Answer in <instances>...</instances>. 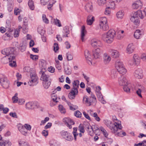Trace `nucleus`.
Returning <instances> with one entry per match:
<instances>
[{
    "label": "nucleus",
    "mask_w": 146,
    "mask_h": 146,
    "mask_svg": "<svg viewBox=\"0 0 146 146\" xmlns=\"http://www.w3.org/2000/svg\"><path fill=\"white\" fill-rule=\"evenodd\" d=\"M142 73V71L141 69H137L134 72V76L137 78H141L143 77Z\"/></svg>",
    "instance_id": "14"
},
{
    "label": "nucleus",
    "mask_w": 146,
    "mask_h": 146,
    "mask_svg": "<svg viewBox=\"0 0 146 146\" xmlns=\"http://www.w3.org/2000/svg\"><path fill=\"white\" fill-rule=\"evenodd\" d=\"M90 97L91 99H92V101L94 102V103H96V98L93 94L92 93L91 94V96Z\"/></svg>",
    "instance_id": "56"
},
{
    "label": "nucleus",
    "mask_w": 146,
    "mask_h": 146,
    "mask_svg": "<svg viewBox=\"0 0 146 146\" xmlns=\"http://www.w3.org/2000/svg\"><path fill=\"white\" fill-rule=\"evenodd\" d=\"M0 83L4 88L7 89L9 86V80L2 75H0Z\"/></svg>",
    "instance_id": "5"
},
{
    "label": "nucleus",
    "mask_w": 146,
    "mask_h": 146,
    "mask_svg": "<svg viewBox=\"0 0 146 146\" xmlns=\"http://www.w3.org/2000/svg\"><path fill=\"white\" fill-rule=\"evenodd\" d=\"M83 100L85 101L86 103V106H91L94 103V102L92 101V99H91L90 97L88 98L87 96H85L84 97Z\"/></svg>",
    "instance_id": "21"
},
{
    "label": "nucleus",
    "mask_w": 146,
    "mask_h": 146,
    "mask_svg": "<svg viewBox=\"0 0 146 146\" xmlns=\"http://www.w3.org/2000/svg\"><path fill=\"white\" fill-rule=\"evenodd\" d=\"M63 35L62 37H65L66 33L69 34L70 33V31L69 30L68 28L66 27H64L63 29Z\"/></svg>",
    "instance_id": "39"
},
{
    "label": "nucleus",
    "mask_w": 146,
    "mask_h": 146,
    "mask_svg": "<svg viewBox=\"0 0 146 146\" xmlns=\"http://www.w3.org/2000/svg\"><path fill=\"white\" fill-rule=\"evenodd\" d=\"M54 50L55 52H56V51L58 50L59 49V47L58 44L56 43H55L54 44Z\"/></svg>",
    "instance_id": "58"
},
{
    "label": "nucleus",
    "mask_w": 146,
    "mask_h": 146,
    "mask_svg": "<svg viewBox=\"0 0 146 146\" xmlns=\"http://www.w3.org/2000/svg\"><path fill=\"white\" fill-rule=\"evenodd\" d=\"M19 130L22 134L25 136L26 135L27 132V130L23 127V126H22L21 129H19Z\"/></svg>",
    "instance_id": "36"
},
{
    "label": "nucleus",
    "mask_w": 146,
    "mask_h": 146,
    "mask_svg": "<svg viewBox=\"0 0 146 146\" xmlns=\"http://www.w3.org/2000/svg\"><path fill=\"white\" fill-rule=\"evenodd\" d=\"M61 134L63 137L67 140L70 141L73 139V137L70 133L67 131H63L61 132Z\"/></svg>",
    "instance_id": "8"
},
{
    "label": "nucleus",
    "mask_w": 146,
    "mask_h": 146,
    "mask_svg": "<svg viewBox=\"0 0 146 146\" xmlns=\"http://www.w3.org/2000/svg\"><path fill=\"white\" fill-rule=\"evenodd\" d=\"M18 94L16 93L15 96L12 97V100L13 101V103H16L18 102L19 99L17 97Z\"/></svg>",
    "instance_id": "43"
},
{
    "label": "nucleus",
    "mask_w": 146,
    "mask_h": 146,
    "mask_svg": "<svg viewBox=\"0 0 146 146\" xmlns=\"http://www.w3.org/2000/svg\"><path fill=\"white\" fill-rule=\"evenodd\" d=\"M109 7H108L110 9H114L115 8V4L114 1H110L109 4Z\"/></svg>",
    "instance_id": "38"
},
{
    "label": "nucleus",
    "mask_w": 146,
    "mask_h": 146,
    "mask_svg": "<svg viewBox=\"0 0 146 146\" xmlns=\"http://www.w3.org/2000/svg\"><path fill=\"white\" fill-rule=\"evenodd\" d=\"M116 69L118 72V73L120 74H123L127 72L126 69L124 68L123 66Z\"/></svg>",
    "instance_id": "31"
},
{
    "label": "nucleus",
    "mask_w": 146,
    "mask_h": 146,
    "mask_svg": "<svg viewBox=\"0 0 146 146\" xmlns=\"http://www.w3.org/2000/svg\"><path fill=\"white\" fill-rule=\"evenodd\" d=\"M85 8L88 12H90L92 10V5L91 3H87L86 5Z\"/></svg>",
    "instance_id": "34"
},
{
    "label": "nucleus",
    "mask_w": 146,
    "mask_h": 146,
    "mask_svg": "<svg viewBox=\"0 0 146 146\" xmlns=\"http://www.w3.org/2000/svg\"><path fill=\"white\" fill-rule=\"evenodd\" d=\"M115 32L113 29L110 30L106 34L102 36V39L105 42L108 43H111L113 40Z\"/></svg>",
    "instance_id": "3"
},
{
    "label": "nucleus",
    "mask_w": 146,
    "mask_h": 146,
    "mask_svg": "<svg viewBox=\"0 0 146 146\" xmlns=\"http://www.w3.org/2000/svg\"><path fill=\"white\" fill-rule=\"evenodd\" d=\"M141 59L144 61L146 62V54H143L141 56Z\"/></svg>",
    "instance_id": "61"
},
{
    "label": "nucleus",
    "mask_w": 146,
    "mask_h": 146,
    "mask_svg": "<svg viewBox=\"0 0 146 146\" xmlns=\"http://www.w3.org/2000/svg\"><path fill=\"white\" fill-rule=\"evenodd\" d=\"M63 122L69 129L72 128V125L74 124V122L71 119L68 117H66L63 119Z\"/></svg>",
    "instance_id": "9"
},
{
    "label": "nucleus",
    "mask_w": 146,
    "mask_h": 146,
    "mask_svg": "<svg viewBox=\"0 0 146 146\" xmlns=\"http://www.w3.org/2000/svg\"><path fill=\"white\" fill-rule=\"evenodd\" d=\"M144 16L141 11L140 10H138L134 13L131 18L130 20L134 24L137 25L139 23V17L142 19L144 18Z\"/></svg>",
    "instance_id": "4"
},
{
    "label": "nucleus",
    "mask_w": 146,
    "mask_h": 146,
    "mask_svg": "<svg viewBox=\"0 0 146 146\" xmlns=\"http://www.w3.org/2000/svg\"><path fill=\"white\" fill-rule=\"evenodd\" d=\"M20 28L18 29H16L14 31V37H18L19 36V32L20 31L19 29Z\"/></svg>",
    "instance_id": "55"
},
{
    "label": "nucleus",
    "mask_w": 146,
    "mask_h": 146,
    "mask_svg": "<svg viewBox=\"0 0 146 146\" xmlns=\"http://www.w3.org/2000/svg\"><path fill=\"white\" fill-rule=\"evenodd\" d=\"M78 129L80 132L84 133L85 132V130L84 126L82 124H80L78 127Z\"/></svg>",
    "instance_id": "45"
},
{
    "label": "nucleus",
    "mask_w": 146,
    "mask_h": 146,
    "mask_svg": "<svg viewBox=\"0 0 146 146\" xmlns=\"http://www.w3.org/2000/svg\"><path fill=\"white\" fill-rule=\"evenodd\" d=\"M25 100L24 99H19L18 101V103L19 105L23 104L25 102Z\"/></svg>",
    "instance_id": "62"
},
{
    "label": "nucleus",
    "mask_w": 146,
    "mask_h": 146,
    "mask_svg": "<svg viewBox=\"0 0 146 146\" xmlns=\"http://www.w3.org/2000/svg\"><path fill=\"white\" fill-rule=\"evenodd\" d=\"M94 17L91 15H89L87 17V23L88 25H91L94 21Z\"/></svg>",
    "instance_id": "27"
},
{
    "label": "nucleus",
    "mask_w": 146,
    "mask_h": 146,
    "mask_svg": "<svg viewBox=\"0 0 146 146\" xmlns=\"http://www.w3.org/2000/svg\"><path fill=\"white\" fill-rule=\"evenodd\" d=\"M102 52V50L100 48H98L93 50V58L97 59L99 58L100 55Z\"/></svg>",
    "instance_id": "13"
},
{
    "label": "nucleus",
    "mask_w": 146,
    "mask_h": 146,
    "mask_svg": "<svg viewBox=\"0 0 146 146\" xmlns=\"http://www.w3.org/2000/svg\"><path fill=\"white\" fill-rule=\"evenodd\" d=\"M73 88L68 95V98L70 99H74L78 93V89L79 86V81L78 80H75L72 83Z\"/></svg>",
    "instance_id": "1"
},
{
    "label": "nucleus",
    "mask_w": 146,
    "mask_h": 146,
    "mask_svg": "<svg viewBox=\"0 0 146 146\" xmlns=\"http://www.w3.org/2000/svg\"><path fill=\"white\" fill-rule=\"evenodd\" d=\"M123 89L124 91L127 92H130V88L127 86V84L123 86Z\"/></svg>",
    "instance_id": "50"
},
{
    "label": "nucleus",
    "mask_w": 146,
    "mask_h": 146,
    "mask_svg": "<svg viewBox=\"0 0 146 146\" xmlns=\"http://www.w3.org/2000/svg\"><path fill=\"white\" fill-rule=\"evenodd\" d=\"M137 90L136 92L138 95L141 98H142V95L141 94V91L144 90V87L141 85H139L137 88Z\"/></svg>",
    "instance_id": "25"
},
{
    "label": "nucleus",
    "mask_w": 146,
    "mask_h": 146,
    "mask_svg": "<svg viewBox=\"0 0 146 146\" xmlns=\"http://www.w3.org/2000/svg\"><path fill=\"white\" fill-rule=\"evenodd\" d=\"M54 24L58 26V27H60L61 26V24L59 20L56 19H54Z\"/></svg>",
    "instance_id": "46"
},
{
    "label": "nucleus",
    "mask_w": 146,
    "mask_h": 146,
    "mask_svg": "<svg viewBox=\"0 0 146 146\" xmlns=\"http://www.w3.org/2000/svg\"><path fill=\"white\" fill-rule=\"evenodd\" d=\"M9 115L14 118H17L18 117L16 113L15 112H11L9 113Z\"/></svg>",
    "instance_id": "64"
},
{
    "label": "nucleus",
    "mask_w": 146,
    "mask_h": 146,
    "mask_svg": "<svg viewBox=\"0 0 146 146\" xmlns=\"http://www.w3.org/2000/svg\"><path fill=\"white\" fill-rule=\"evenodd\" d=\"M28 4L30 9L32 10L34 9L35 6L33 1L32 0H29Z\"/></svg>",
    "instance_id": "37"
},
{
    "label": "nucleus",
    "mask_w": 146,
    "mask_h": 146,
    "mask_svg": "<svg viewBox=\"0 0 146 146\" xmlns=\"http://www.w3.org/2000/svg\"><path fill=\"white\" fill-rule=\"evenodd\" d=\"M123 64L120 60H117L115 63V67L116 69L119 68L123 66Z\"/></svg>",
    "instance_id": "30"
},
{
    "label": "nucleus",
    "mask_w": 146,
    "mask_h": 146,
    "mask_svg": "<svg viewBox=\"0 0 146 146\" xmlns=\"http://www.w3.org/2000/svg\"><path fill=\"white\" fill-rule=\"evenodd\" d=\"M85 57L88 63L89 64H92V58L89 51L86 50L84 52Z\"/></svg>",
    "instance_id": "17"
},
{
    "label": "nucleus",
    "mask_w": 146,
    "mask_h": 146,
    "mask_svg": "<svg viewBox=\"0 0 146 146\" xmlns=\"http://www.w3.org/2000/svg\"><path fill=\"white\" fill-rule=\"evenodd\" d=\"M18 142L20 146H29L28 143L25 141L19 140Z\"/></svg>",
    "instance_id": "33"
},
{
    "label": "nucleus",
    "mask_w": 146,
    "mask_h": 146,
    "mask_svg": "<svg viewBox=\"0 0 146 146\" xmlns=\"http://www.w3.org/2000/svg\"><path fill=\"white\" fill-rule=\"evenodd\" d=\"M100 28L104 31L107 30L109 29V27L107 23L104 24L100 23Z\"/></svg>",
    "instance_id": "28"
},
{
    "label": "nucleus",
    "mask_w": 146,
    "mask_h": 146,
    "mask_svg": "<svg viewBox=\"0 0 146 146\" xmlns=\"http://www.w3.org/2000/svg\"><path fill=\"white\" fill-rule=\"evenodd\" d=\"M54 94L52 95L51 98L52 99V101H53L55 103H57L58 102V101L57 100V98L55 96Z\"/></svg>",
    "instance_id": "59"
},
{
    "label": "nucleus",
    "mask_w": 146,
    "mask_h": 146,
    "mask_svg": "<svg viewBox=\"0 0 146 146\" xmlns=\"http://www.w3.org/2000/svg\"><path fill=\"white\" fill-rule=\"evenodd\" d=\"M77 127H74L73 128V131L72 132V134L73 135L74 140H76V136L78 135V133L77 132Z\"/></svg>",
    "instance_id": "40"
},
{
    "label": "nucleus",
    "mask_w": 146,
    "mask_h": 146,
    "mask_svg": "<svg viewBox=\"0 0 146 146\" xmlns=\"http://www.w3.org/2000/svg\"><path fill=\"white\" fill-rule=\"evenodd\" d=\"M109 52L113 58H117L119 56V52L116 50L111 49L110 50Z\"/></svg>",
    "instance_id": "23"
},
{
    "label": "nucleus",
    "mask_w": 146,
    "mask_h": 146,
    "mask_svg": "<svg viewBox=\"0 0 146 146\" xmlns=\"http://www.w3.org/2000/svg\"><path fill=\"white\" fill-rule=\"evenodd\" d=\"M111 60L110 56L108 54L105 53L104 54L103 61L104 64H108Z\"/></svg>",
    "instance_id": "22"
},
{
    "label": "nucleus",
    "mask_w": 146,
    "mask_h": 146,
    "mask_svg": "<svg viewBox=\"0 0 146 146\" xmlns=\"http://www.w3.org/2000/svg\"><path fill=\"white\" fill-rule=\"evenodd\" d=\"M15 58V56L11 55L9 58V65L12 67H16L17 66Z\"/></svg>",
    "instance_id": "15"
},
{
    "label": "nucleus",
    "mask_w": 146,
    "mask_h": 146,
    "mask_svg": "<svg viewBox=\"0 0 146 146\" xmlns=\"http://www.w3.org/2000/svg\"><path fill=\"white\" fill-rule=\"evenodd\" d=\"M134 50V47L132 44H129L127 46V52L130 54L132 53Z\"/></svg>",
    "instance_id": "26"
},
{
    "label": "nucleus",
    "mask_w": 146,
    "mask_h": 146,
    "mask_svg": "<svg viewBox=\"0 0 146 146\" xmlns=\"http://www.w3.org/2000/svg\"><path fill=\"white\" fill-rule=\"evenodd\" d=\"M23 127L24 128L27 129V130H30L31 129V126L29 124H25L23 126Z\"/></svg>",
    "instance_id": "57"
},
{
    "label": "nucleus",
    "mask_w": 146,
    "mask_h": 146,
    "mask_svg": "<svg viewBox=\"0 0 146 146\" xmlns=\"http://www.w3.org/2000/svg\"><path fill=\"white\" fill-rule=\"evenodd\" d=\"M42 19L43 21L46 24L49 23V21L48 19L46 17V16L44 14H43L42 16Z\"/></svg>",
    "instance_id": "49"
},
{
    "label": "nucleus",
    "mask_w": 146,
    "mask_h": 146,
    "mask_svg": "<svg viewBox=\"0 0 146 146\" xmlns=\"http://www.w3.org/2000/svg\"><path fill=\"white\" fill-rule=\"evenodd\" d=\"M37 102H29L26 103V108L28 109H33L36 107Z\"/></svg>",
    "instance_id": "16"
},
{
    "label": "nucleus",
    "mask_w": 146,
    "mask_h": 146,
    "mask_svg": "<svg viewBox=\"0 0 146 146\" xmlns=\"http://www.w3.org/2000/svg\"><path fill=\"white\" fill-rule=\"evenodd\" d=\"M119 84L121 86H123L127 84V80L126 78L125 77H121L118 80Z\"/></svg>",
    "instance_id": "20"
},
{
    "label": "nucleus",
    "mask_w": 146,
    "mask_h": 146,
    "mask_svg": "<svg viewBox=\"0 0 146 146\" xmlns=\"http://www.w3.org/2000/svg\"><path fill=\"white\" fill-rule=\"evenodd\" d=\"M93 116L94 117L95 119L98 121H100V119L98 117L96 113H94L93 114Z\"/></svg>",
    "instance_id": "53"
},
{
    "label": "nucleus",
    "mask_w": 146,
    "mask_h": 146,
    "mask_svg": "<svg viewBox=\"0 0 146 146\" xmlns=\"http://www.w3.org/2000/svg\"><path fill=\"white\" fill-rule=\"evenodd\" d=\"M100 131V129L98 127H96L95 129H94L92 127V131L91 129H90L88 131L89 133V134L91 135L92 136V134H93V132H94L95 133H96V135H97V134L96 133H97V132H99Z\"/></svg>",
    "instance_id": "29"
},
{
    "label": "nucleus",
    "mask_w": 146,
    "mask_h": 146,
    "mask_svg": "<svg viewBox=\"0 0 146 146\" xmlns=\"http://www.w3.org/2000/svg\"><path fill=\"white\" fill-rule=\"evenodd\" d=\"M75 115L77 117H80L81 116V113L78 110L76 111L74 113Z\"/></svg>",
    "instance_id": "54"
},
{
    "label": "nucleus",
    "mask_w": 146,
    "mask_h": 146,
    "mask_svg": "<svg viewBox=\"0 0 146 146\" xmlns=\"http://www.w3.org/2000/svg\"><path fill=\"white\" fill-rule=\"evenodd\" d=\"M141 31L140 30H137L134 33V37L137 39H139L141 35Z\"/></svg>",
    "instance_id": "32"
},
{
    "label": "nucleus",
    "mask_w": 146,
    "mask_h": 146,
    "mask_svg": "<svg viewBox=\"0 0 146 146\" xmlns=\"http://www.w3.org/2000/svg\"><path fill=\"white\" fill-rule=\"evenodd\" d=\"M90 43L92 46L95 48L98 47H102L103 46L101 41L96 38L92 39Z\"/></svg>",
    "instance_id": "7"
},
{
    "label": "nucleus",
    "mask_w": 146,
    "mask_h": 146,
    "mask_svg": "<svg viewBox=\"0 0 146 146\" xmlns=\"http://www.w3.org/2000/svg\"><path fill=\"white\" fill-rule=\"evenodd\" d=\"M96 93L98 98H101L102 99H103V97L100 90H96Z\"/></svg>",
    "instance_id": "51"
},
{
    "label": "nucleus",
    "mask_w": 146,
    "mask_h": 146,
    "mask_svg": "<svg viewBox=\"0 0 146 146\" xmlns=\"http://www.w3.org/2000/svg\"><path fill=\"white\" fill-rule=\"evenodd\" d=\"M11 142L9 141H2L0 142V146H11Z\"/></svg>",
    "instance_id": "35"
},
{
    "label": "nucleus",
    "mask_w": 146,
    "mask_h": 146,
    "mask_svg": "<svg viewBox=\"0 0 146 146\" xmlns=\"http://www.w3.org/2000/svg\"><path fill=\"white\" fill-rule=\"evenodd\" d=\"M142 5V3L140 0L135 2L132 5V8L134 9L141 8Z\"/></svg>",
    "instance_id": "19"
},
{
    "label": "nucleus",
    "mask_w": 146,
    "mask_h": 146,
    "mask_svg": "<svg viewBox=\"0 0 146 146\" xmlns=\"http://www.w3.org/2000/svg\"><path fill=\"white\" fill-rule=\"evenodd\" d=\"M66 56L68 61L72 60L73 59L72 56L69 52H68L66 54Z\"/></svg>",
    "instance_id": "52"
},
{
    "label": "nucleus",
    "mask_w": 146,
    "mask_h": 146,
    "mask_svg": "<svg viewBox=\"0 0 146 146\" xmlns=\"http://www.w3.org/2000/svg\"><path fill=\"white\" fill-rule=\"evenodd\" d=\"M56 2V1H54L52 4H49L47 6V8L49 10H51L52 9V6Z\"/></svg>",
    "instance_id": "63"
},
{
    "label": "nucleus",
    "mask_w": 146,
    "mask_h": 146,
    "mask_svg": "<svg viewBox=\"0 0 146 146\" xmlns=\"http://www.w3.org/2000/svg\"><path fill=\"white\" fill-rule=\"evenodd\" d=\"M119 74L118 72L116 69H112L110 73V78L111 79H114L116 78Z\"/></svg>",
    "instance_id": "18"
},
{
    "label": "nucleus",
    "mask_w": 146,
    "mask_h": 146,
    "mask_svg": "<svg viewBox=\"0 0 146 146\" xmlns=\"http://www.w3.org/2000/svg\"><path fill=\"white\" fill-rule=\"evenodd\" d=\"M58 109L62 113H66L65 109L62 105H59L58 106Z\"/></svg>",
    "instance_id": "41"
},
{
    "label": "nucleus",
    "mask_w": 146,
    "mask_h": 146,
    "mask_svg": "<svg viewBox=\"0 0 146 146\" xmlns=\"http://www.w3.org/2000/svg\"><path fill=\"white\" fill-rule=\"evenodd\" d=\"M30 76L31 79L28 82V84L30 86H33L34 85L32 83L35 82L37 81V77L35 72L33 73H31Z\"/></svg>",
    "instance_id": "11"
},
{
    "label": "nucleus",
    "mask_w": 146,
    "mask_h": 146,
    "mask_svg": "<svg viewBox=\"0 0 146 146\" xmlns=\"http://www.w3.org/2000/svg\"><path fill=\"white\" fill-rule=\"evenodd\" d=\"M100 129L101 131L103 133V134H104V136L105 137H107L108 135V133L107 131L102 127H100Z\"/></svg>",
    "instance_id": "42"
},
{
    "label": "nucleus",
    "mask_w": 146,
    "mask_h": 146,
    "mask_svg": "<svg viewBox=\"0 0 146 146\" xmlns=\"http://www.w3.org/2000/svg\"><path fill=\"white\" fill-rule=\"evenodd\" d=\"M110 8L108 7H107L106 9V10L105 11V14L106 15H109L110 13Z\"/></svg>",
    "instance_id": "60"
},
{
    "label": "nucleus",
    "mask_w": 146,
    "mask_h": 146,
    "mask_svg": "<svg viewBox=\"0 0 146 146\" xmlns=\"http://www.w3.org/2000/svg\"><path fill=\"white\" fill-rule=\"evenodd\" d=\"M123 15V12L121 11H119L116 14L117 17L118 18H122Z\"/></svg>",
    "instance_id": "44"
},
{
    "label": "nucleus",
    "mask_w": 146,
    "mask_h": 146,
    "mask_svg": "<svg viewBox=\"0 0 146 146\" xmlns=\"http://www.w3.org/2000/svg\"><path fill=\"white\" fill-rule=\"evenodd\" d=\"M15 48L14 47H10L5 48L2 50V53L7 56L13 54H14Z\"/></svg>",
    "instance_id": "6"
},
{
    "label": "nucleus",
    "mask_w": 146,
    "mask_h": 146,
    "mask_svg": "<svg viewBox=\"0 0 146 146\" xmlns=\"http://www.w3.org/2000/svg\"><path fill=\"white\" fill-rule=\"evenodd\" d=\"M106 0H97V3L99 5H103L106 3Z\"/></svg>",
    "instance_id": "48"
},
{
    "label": "nucleus",
    "mask_w": 146,
    "mask_h": 146,
    "mask_svg": "<svg viewBox=\"0 0 146 146\" xmlns=\"http://www.w3.org/2000/svg\"><path fill=\"white\" fill-rule=\"evenodd\" d=\"M86 31L85 29V27L83 25L81 28V39L82 42H84L85 39L84 38L85 35Z\"/></svg>",
    "instance_id": "24"
},
{
    "label": "nucleus",
    "mask_w": 146,
    "mask_h": 146,
    "mask_svg": "<svg viewBox=\"0 0 146 146\" xmlns=\"http://www.w3.org/2000/svg\"><path fill=\"white\" fill-rule=\"evenodd\" d=\"M140 61V58L137 55L134 54L133 57V60L129 61V63L131 66L139 64Z\"/></svg>",
    "instance_id": "10"
},
{
    "label": "nucleus",
    "mask_w": 146,
    "mask_h": 146,
    "mask_svg": "<svg viewBox=\"0 0 146 146\" xmlns=\"http://www.w3.org/2000/svg\"><path fill=\"white\" fill-rule=\"evenodd\" d=\"M41 75L40 79L44 81L48 82L49 80V76L46 74L43 70H41L39 72Z\"/></svg>",
    "instance_id": "12"
},
{
    "label": "nucleus",
    "mask_w": 146,
    "mask_h": 146,
    "mask_svg": "<svg viewBox=\"0 0 146 146\" xmlns=\"http://www.w3.org/2000/svg\"><path fill=\"white\" fill-rule=\"evenodd\" d=\"M100 23L104 24L107 23V20L106 18L105 17H101L100 18Z\"/></svg>",
    "instance_id": "47"
},
{
    "label": "nucleus",
    "mask_w": 146,
    "mask_h": 146,
    "mask_svg": "<svg viewBox=\"0 0 146 146\" xmlns=\"http://www.w3.org/2000/svg\"><path fill=\"white\" fill-rule=\"evenodd\" d=\"M105 124L107 127H109L113 133H115L118 130L121 129L122 127L119 122H114L113 124L111 121L107 120L106 121Z\"/></svg>",
    "instance_id": "2"
}]
</instances>
